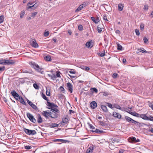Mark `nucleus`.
I'll return each instance as SVG.
<instances>
[{
	"label": "nucleus",
	"instance_id": "1",
	"mask_svg": "<svg viewBox=\"0 0 153 153\" xmlns=\"http://www.w3.org/2000/svg\"><path fill=\"white\" fill-rule=\"evenodd\" d=\"M29 64L32 68H34L36 71L42 74H44V71L42 70L43 68L39 66L38 64L34 62H29Z\"/></svg>",
	"mask_w": 153,
	"mask_h": 153
},
{
	"label": "nucleus",
	"instance_id": "2",
	"mask_svg": "<svg viewBox=\"0 0 153 153\" xmlns=\"http://www.w3.org/2000/svg\"><path fill=\"white\" fill-rule=\"evenodd\" d=\"M60 72L58 71H57L56 72V75L55 74H53L52 75L48 74V76L51 78V79L53 80H55L57 77L61 78V76L60 75Z\"/></svg>",
	"mask_w": 153,
	"mask_h": 153
},
{
	"label": "nucleus",
	"instance_id": "3",
	"mask_svg": "<svg viewBox=\"0 0 153 153\" xmlns=\"http://www.w3.org/2000/svg\"><path fill=\"white\" fill-rule=\"evenodd\" d=\"M24 131L28 135H34L36 134V132L35 130H29L25 128H23Z\"/></svg>",
	"mask_w": 153,
	"mask_h": 153
},
{
	"label": "nucleus",
	"instance_id": "4",
	"mask_svg": "<svg viewBox=\"0 0 153 153\" xmlns=\"http://www.w3.org/2000/svg\"><path fill=\"white\" fill-rule=\"evenodd\" d=\"M16 62V61L15 60L11 59H5V65H13L15 64Z\"/></svg>",
	"mask_w": 153,
	"mask_h": 153
},
{
	"label": "nucleus",
	"instance_id": "5",
	"mask_svg": "<svg viewBox=\"0 0 153 153\" xmlns=\"http://www.w3.org/2000/svg\"><path fill=\"white\" fill-rule=\"evenodd\" d=\"M27 116L29 120L32 123H35L36 122V119L33 117V116L30 113L27 112Z\"/></svg>",
	"mask_w": 153,
	"mask_h": 153
},
{
	"label": "nucleus",
	"instance_id": "6",
	"mask_svg": "<svg viewBox=\"0 0 153 153\" xmlns=\"http://www.w3.org/2000/svg\"><path fill=\"white\" fill-rule=\"evenodd\" d=\"M47 106L48 107L47 108L52 110L54 108H57L58 106L53 103H51L48 101H47Z\"/></svg>",
	"mask_w": 153,
	"mask_h": 153
},
{
	"label": "nucleus",
	"instance_id": "7",
	"mask_svg": "<svg viewBox=\"0 0 153 153\" xmlns=\"http://www.w3.org/2000/svg\"><path fill=\"white\" fill-rule=\"evenodd\" d=\"M30 44L34 48H37L39 47L38 43L36 42V40L34 39H33L30 42Z\"/></svg>",
	"mask_w": 153,
	"mask_h": 153
},
{
	"label": "nucleus",
	"instance_id": "8",
	"mask_svg": "<svg viewBox=\"0 0 153 153\" xmlns=\"http://www.w3.org/2000/svg\"><path fill=\"white\" fill-rule=\"evenodd\" d=\"M67 89L71 93L73 92V87L72 84L68 82L67 83Z\"/></svg>",
	"mask_w": 153,
	"mask_h": 153
},
{
	"label": "nucleus",
	"instance_id": "9",
	"mask_svg": "<svg viewBox=\"0 0 153 153\" xmlns=\"http://www.w3.org/2000/svg\"><path fill=\"white\" fill-rule=\"evenodd\" d=\"M11 94L16 100H19V99H20V96L19 94L17 93L14 90L12 91Z\"/></svg>",
	"mask_w": 153,
	"mask_h": 153
},
{
	"label": "nucleus",
	"instance_id": "10",
	"mask_svg": "<svg viewBox=\"0 0 153 153\" xmlns=\"http://www.w3.org/2000/svg\"><path fill=\"white\" fill-rule=\"evenodd\" d=\"M49 110L47 111H43L42 113V114L45 118L46 119H49V118L48 117V111Z\"/></svg>",
	"mask_w": 153,
	"mask_h": 153
},
{
	"label": "nucleus",
	"instance_id": "11",
	"mask_svg": "<svg viewBox=\"0 0 153 153\" xmlns=\"http://www.w3.org/2000/svg\"><path fill=\"white\" fill-rule=\"evenodd\" d=\"M127 112H128V113L130 114H131V115H132L133 116L136 117H140V114L137 113L135 111H134L133 112H131L130 111L128 110V111H127Z\"/></svg>",
	"mask_w": 153,
	"mask_h": 153
},
{
	"label": "nucleus",
	"instance_id": "12",
	"mask_svg": "<svg viewBox=\"0 0 153 153\" xmlns=\"http://www.w3.org/2000/svg\"><path fill=\"white\" fill-rule=\"evenodd\" d=\"M54 142H59L62 143H66L67 142H69V141L68 140H65L62 139H56L53 140Z\"/></svg>",
	"mask_w": 153,
	"mask_h": 153
},
{
	"label": "nucleus",
	"instance_id": "13",
	"mask_svg": "<svg viewBox=\"0 0 153 153\" xmlns=\"http://www.w3.org/2000/svg\"><path fill=\"white\" fill-rule=\"evenodd\" d=\"M90 106L92 108H95L97 106V104L95 101H93L90 103Z\"/></svg>",
	"mask_w": 153,
	"mask_h": 153
},
{
	"label": "nucleus",
	"instance_id": "14",
	"mask_svg": "<svg viewBox=\"0 0 153 153\" xmlns=\"http://www.w3.org/2000/svg\"><path fill=\"white\" fill-rule=\"evenodd\" d=\"M86 5L85 4H81L77 8L75 12H77L81 10L83 7H85Z\"/></svg>",
	"mask_w": 153,
	"mask_h": 153
},
{
	"label": "nucleus",
	"instance_id": "15",
	"mask_svg": "<svg viewBox=\"0 0 153 153\" xmlns=\"http://www.w3.org/2000/svg\"><path fill=\"white\" fill-rule=\"evenodd\" d=\"M112 115L115 117L117 118L118 119H120L121 117V115L118 113L113 112Z\"/></svg>",
	"mask_w": 153,
	"mask_h": 153
},
{
	"label": "nucleus",
	"instance_id": "16",
	"mask_svg": "<svg viewBox=\"0 0 153 153\" xmlns=\"http://www.w3.org/2000/svg\"><path fill=\"white\" fill-rule=\"evenodd\" d=\"M22 72L23 73H27L29 74H33V71L31 69H28L27 70H22Z\"/></svg>",
	"mask_w": 153,
	"mask_h": 153
},
{
	"label": "nucleus",
	"instance_id": "17",
	"mask_svg": "<svg viewBox=\"0 0 153 153\" xmlns=\"http://www.w3.org/2000/svg\"><path fill=\"white\" fill-rule=\"evenodd\" d=\"M29 105L31 106V107L34 109L36 111H38V107L34 104H33L31 102H30Z\"/></svg>",
	"mask_w": 153,
	"mask_h": 153
},
{
	"label": "nucleus",
	"instance_id": "18",
	"mask_svg": "<svg viewBox=\"0 0 153 153\" xmlns=\"http://www.w3.org/2000/svg\"><path fill=\"white\" fill-rule=\"evenodd\" d=\"M94 149V147L93 145L92 146H90L87 150L86 153H92L93 149Z\"/></svg>",
	"mask_w": 153,
	"mask_h": 153
},
{
	"label": "nucleus",
	"instance_id": "19",
	"mask_svg": "<svg viewBox=\"0 0 153 153\" xmlns=\"http://www.w3.org/2000/svg\"><path fill=\"white\" fill-rule=\"evenodd\" d=\"M92 20L95 24H97L100 21V19L98 17H97L96 19L94 17H91Z\"/></svg>",
	"mask_w": 153,
	"mask_h": 153
},
{
	"label": "nucleus",
	"instance_id": "20",
	"mask_svg": "<svg viewBox=\"0 0 153 153\" xmlns=\"http://www.w3.org/2000/svg\"><path fill=\"white\" fill-rule=\"evenodd\" d=\"M69 120L66 117L63 118L62 121L61 122L60 124H62V123H65V124H67L68 123Z\"/></svg>",
	"mask_w": 153,
	"mask_h": 153
},
{
	"label": "nucleus",
	"instance_id": "21",
	"mask_svg": "<svg viewBox=\"0 0 153 153\" xmlns=\"http://www.w3.org/2000/svg\"><path fill=\"white\" fill-rule=\"evenodd\" d=\"M91 131L92 132H95L97 134H101L105 132L103 131L100 130L98 129H96L95 130H91Z\"/></svg>",
	"mask_w": 153,
	"mask_h": 153
},
{
	"label": "nucleus",
	"instance_id": "22",
	"mask_svg": "<svg viewBox=\"0 0 153 153\" xmlns=\"http://www.w3.org/2000/svg\"><path fill=\"white\" fill-rule=\"evenodd\" d=\"M37 121L39 123H41L43 122V120L40 114L37 115Z\"/></svg>",
	"mask_w": 153,
	"mask_h": 153
},
{
	"label": "nucleus",
	"instance_id": "23",
	"mask_svg": "<svg viewBox=\"0 0 153 153\" xmlns=\"http://www.w3.org/2000/svg\"><path fill=\"white\" fill-rule=\"evenodd\" d=\"M111 142L113 143H114L115 142L118 143L120 141V139L117 138H112L111 139Z\"/></svg>",
	"mask_w": 153,
	"mask_h": 153
},
{
	"label": "nucleus",
	"instance_id": "24",
	"mask_svg": "<svg viewBox=\"0 0 153 153\" xmlns=\"http://www.w3.org/2000/svg\"><path fill=\"white\" fill-rule=\"evenodd\" d=\"M92 40H91L90 41L88 42H86V46L88 48H91L93 46V45L91 44Z\"/></svg>",
	"mask_w": 153,
	"mask_h": 153
},
{
	"label": "nucleus",
	"instance_id": "25",
	"mask_svg": "<svg viewBox=\"0 0 153 153\" xmlns=\"http://www.w3.org/2000/svg\"><path fill=\"white\" fill-rule=\"evenodd\" d=\"M140 117L143 119L147 120L148 117H147L146 114H140Z\"/></svg>",
	"mask_w": 153,
	"mask_h": 153
},
{
	"label": "nucleus",
	"instance_id": "26",
	"mask_svg": "<svg viewBox=\"0 0 153 153\" xmlns=\"http://www.w3.org/2000/svg\"><path fill=\"white\" fill-rule=\"evenodd\" d=\"M49 126L50 128H54V127H58L59 124L55 123H49Z\"/></svg>",
	"mask_w": 153,
	"mask_h": 153
},
{
	"label": "nucleus",
	"instance_id": "27",
	"mask_svg": "<svg viewBox=\"0 0 153 153\" xmlns=\"http://www.w3.org/2000/svg\"><path fill=\"white\" fill-rule=\"evenodd\" d=\"M45 60L47 61H50L51 60V57L49 55L46 56L44 57Z\"/></svg>",
	"mask_w": 153,
	"mask_h": 153
},
{
	"label": "nucleus",
	"instance_id": "28",
	"mask_svg": "<svg viewBox=\"0 0 153 153\" xmlns=\"http://www.w3.org/2000/svg\"><path fill=\"white\" fill-rule=\"evenodd\" d=\"M101 108L103 111L106 112L108 111V109L106 106L104 105H101Z\"/></svg>",
	"mask_w": 153,
	"mask_h": 153
},
{
	"label": "nucleus",
	"instance_id": "29",
	"mask_svg": "<svg viewBox=\"0 0 153 153\" xmlns=\"http://www.w3.org/2000/svg\"><path fill=\"white\" fill-rule=\"evenodd\" d=\"M124 7L123 4H120L118 5V10L120 11H121L123 10Z\"/></svg>",
	"mask_w": 153,
	"mask_h": 153
},
{
	"label": "nucleus",
	"instance_id": "30",
	"mask_svg": "<svg viewBox=\"0 0 153 153\" xmlns=\"http://www.w3.org/2000/svg\"><path fill=\"white\" fill-rule=\"evenodd\" d=\"M130 122H131L132 123H134L135 124L137 125H138L139 126H140V125L141 124V123L139 122L135 121L132 119Z\"/></svg>",
	"mask_w": 153,
	"mask_h": 153
},
{
	"label": "nucleus",
	"instance_id": "31",
	"mask_svg": "<svg viewBox=\"0 0 153 153\" xmlns=\"http://www.w3.org/2000/svg\"><path fill=\"white\" fill-rule=\"evenodd\" d=\"M52 118L56 119L57 118L58 116L57 114L55 112L52 111Z\"/></svg>",
	"mask_w": 153,
	"mask_h": 153
},
{
	"label": "nucleus",
	"instance_id": "32",
	"mask_svg": "<svg viewBox=\"0 0 153 153\" xmlns=\"http://www.w3.org/2000/svg\"><path fill=\"white\" fill-rule=\"evenodd\" d=\"M19 100H20V102L22 104L24 105H26V103L25 102L22 97H20V99H19Z\"/></svg>",
	"mask_w": 153,
	"mask_h": 153
},
{
	"label": "nucleus",
	"instance_id": "33",
	"mask_svg": "<svg viewBox=\"0 0 153 153\" xmlns=\"http://www.w3.org/2000/svg\"><path fill=\"white\" fill-rule=\"evenodd\" d=\"M138 50L139 52H142L143 53H146L147 52L143 48L138 49Z\"/></svg>",
	"mask_w": 153,
	"mask_h": 153
},
{
	"label": "nucleus",
	"instance_id": "34",
	"mask_svg": "<svg viewBox=\"0 0 153 153\" xmlns=\"http://www.w3.org/2000/svg\"><path fill=\"white\" fill-rule=\"evenodd\" d=\"M41 94L44 100H46L48 101L49 100L48 98L42 92H41Z\"/></svg>",
	"mask_w": 153,
	"mask_h": 153
},
{
	"label": "nucleus",
	"instance_id": "35",
	"mask_svg": "<svg viewBox=\"0 0 153 153\" xmlns=\"http://www.w3.org/2000/svg\"><path fill=\"white\" fill-rule=\"evenodd\" d=\"M105 51L104 50L103 51H102V53H97V54L98 55L100 56H101V57H102V56H104L105 55Z\"/></svg>",
	"mask_w": 153,
	"mask_h": 153
},
{
	"label": "nucleus",
	"instance_id": "36",
	"mask_svg": "<svg viewBox=\"0 0 153 153\" xmlns=\"http://www.w3.org/2000/svg\"><path fill=\"white\" fill-rule=\"evenodd\" d=\"M91 90L92 93L95 92L96 93H97L98 91L97 89L95 88H91Z\"/></svg>",
	"mask_w": 153,
	"mask_h": 153
},
{
	"label": "nucleus",
	"instance_id": "37",
	"mask_svg": "<svg viewBox=\"0 0 153 153\" xmlns=\"http://www.w3.org/2000/svg\"><path fill=\"white\" fill-rule=\"evenodd\" d=\"M113 106H114V108H116L122 110L121 109V107L117 104H114V105H113Z\"/></svg>",
	"mask_w": 153,
	"mask_h": 153
},
{
	"label": "nucleus",
	"instance_id": "38",
	"mask_svg": "<svg viewBox=\"0 0 153 153\" xmlns=\"http://www.w3.org/2000/svg\"><path fill=\"white\" fill-rule=\"evenodd\" d=\"M5 59H3L1 58L0 59V65H5Z\"/></svg>",
	"mask_w": 153,
	"mask_h": 153
},
{
	"label": "nucleus",
	"instance_id": "39",
	"mask_svg": "<svg viewBox=\"0 0 153 153\" xmlns=\"http://www.w3.org/2000/svg\"><path fill=\"white\" fill-rule=\"evenodd\" d=\"M105 103L106 104V105L109 107L110 108H111L112 109H113V108H114V106L113 107L112 106L113 105H112L111 104V103H108V102H105Z\"/></svg>",
	"mask_w": 153,
	"mask_h": 153
},
{
	"label": "nucleus",
	"instance_id": "40",
	"mask_svg": "<svg viewBox=\"0 0 153 153\" xmlns=\"http://www.w3.org/2000/svg\"><path fill=\"white\" fill-rule=\"evenodd\" d=\"M143 40L145 44H148L149 43L148 39L147 37H144Z\"/></svg>",
	"mask_w": 153,
	"mask_h": 153
},
{
	"label": "nucleus",
	"instance_id": "41",
	"mask_svg": "<svg viewBox=\"0 0 153 153\" xmlns=\"http://www.w3.org/2000/svg\"><path fill=\"white\" fill-rule=\"evenodd\" d=\"M117 50L121 51L122 50L123 47L122 45L119 44H117Z\"/></svg>",
	"mask_w": 153,
	"mask_h": 153
},
{
	"label": "nucleus",
	"instance_id": "42",
	"mask_svg": "<svg viewBox=\"0 0 153 153\" xmlns=\"http://www.w3.org/2000/svg\"><path fill=\"white\" fill-rule=\"evenodd\" d=\"M4 17L3 15L0 16V24L2 23L4 21Z\"/></svg>",
	"mask_w": 153,
	"mask_h": 153
},
{
	"label": "nucleus",
	"instance_id": "43",
	"mask_svg": "<svg viewBox=\"0 0 153 153\" xmlns=\"http://www.w3.org/2000/svg\"><path fill=\"white\" fill-rule=\"evenodd\" d=\"M57 108H54L53 109H52V110L53 111H54V112H56L57 113H59L60 111L58 109H57Z\"/></svg>",
	"mask_w": 153,
	"mask_h": 153
},
{
	"label": "nucleus",
	"instance_id": "44",
	"mask_svg": "<svg viewBox=\"0 0 153 153\" xmlns=\"http://www.w3.org/2000/svg\"><path fill=\"white\" fill-rule=\"evenodd\" d=\"M33 86L36 90H38L39 89V87L36 83L33 84Z\"/></svg>",
	"mask_w": 153,
	"mask_h": 153
},
{
	"label": "nucleus",
	"instance_id": "45",
	"mask_svg": "<svg viewBox=\"0 0 153 153\" xmlns=\"http://www.w3.org/2000/svg\"><path fill=\"white\" fill-rule=\"evenodd\" d=\"M125 118L126 120L128 122H130L131 121V120H132V119L131 118L127 116H125Z\"/></svg>",
	"mask_w": 153,
	"mask_h": 153
},
{
	"label": "nucleus",
	"instance_id": "46",
	"mask_svg": "<svg viewBox=\"0 0 153 153\" xmlns=\"http://www.w3.org/2000/svg\"><path fill=\"white\" fill-rule=\"evenodd\" d=\"M59 89L61 90V91L64 93H65V90L63 88V87L62 86H61L59 88Z\"/></svg>",
	"mask_w": 153,
	"mask_h": 153
},
{
	"label": "nucleus",
	"instance_id": "47",
	"mask_svg": "<svg viewBox=\"0 0 153 153\" xmlns=\"http://www.w3.org/2000/svg\"><path fill=\"white\" fill-rule=\"evenodd\" d=\"M147 120L153 121V117L151 115H149V117H148Z\"/></svg>",
	"mask_w": 153,
	"mask_h": 153
},
{
	"label": "nucleus",
	"instance_id": "48",
	"mask_svg": "<svg viewBox=\"0 0 153 153\" xmlns=\"http://www.w3.org/2000/svg\"><path fill=\"white\" fill-rule=\"evenodd\" d=\"M25 11L24 10H22L21 11V14H20V17L21 18H22L24 15H25Z\"/></svg>",
	"mask_w": 153,
	"mask_h": 153
},
{
	"label": "nucleus",
	"instance_id": "49",
	"mask_svg": "<svg viewBox=\"0 0 153 153\" xmlns=\"http://www.w3.org/2000/svg\"><path fill=\"white\" fill-rule=\"evenodd\" d=\"M46 95L48 96H50V90L49 89V91L47 89V90L46 92Z\"/></svg>",
	"mask_w": 153,
	"mask_h": 153
},
{
	"label": "nucleus",
	"instance_id": "50",
	"mask_svg": "<svg viewBox=\"0 0 153 153\" xmlns=\"http://www.w3.org/2000/svg\"><path fill=\"white\" fill-rule=\"evenodd\" d=\"M78 28L79 30L82 31L83 29L82 26L81 25H79L78 27Z\"/></svg>",
	"mask_w": 153,
	"mask_h": 153
},
{
	"label": "nucleus",
	"instance_id": "51",
	"mask_svg": "<svg viewBox=\"0 0 153 153\" xmlns=\"http://www.w3.org/2000/svg\"><path fill=\"white\" fill-rule=\"evenodd\" d=\"M49 34V32L48 31H47L45 32L44 33V35L45 37L48 36Z\"/></svg>",
	"mask_w": 153,
	"mask_h": 153
},
{
	"label": "nucleus",
	"instance_id": "52",
	"mask_svg": "<svg viewBox=\"0 0 153 153\" xmlns=\"http://www.w3.org/2000/svg\"><path fill=\"white\" fill-rule=\"evenodd\" d=\"M144 27V25L143 24H141L140 25V28L141 30L143 31V30Z\"/></svg>",
	"mask_w": 153,
	"mask_h": 153
},
{
	"label": "nucleus",
	"instance_id": "53",
	"mask_svg": "<svg viewBox=\"0 0 153 153\" xmlns=\"http://www.w3.org/2000/svg\"><path fill=\"white\" fill-rule=\"evenodd\" d=\"M37 13H38L37 12L32 13L31 14V16L32 17H34L37 14Z\"/></svg>",
	"mask_w": 153,
	"mask_h": 153
},
{
	"label": "nucleus",
	"instance_id": "54",
	"mask_svg": "<svg viewBox=\"0 0 153 153\" xmlns=\"http://www.w3.org/2000/svg\"><path fill=\"white\" fill-rule=\"evenodd\" d=\"M118 74L116 73H114L112 75V77L114 78H116Z\"/></svg>",
	"mask_w": 153,
	"mask_h": 153
},
{
	"label": "nucleus",
	"instance_id": "55",
	"mask_svg": "<svg viewBox=\"0 0 153 153\" xmlns=\"http://www.w3.org/2000/svg\"><path fill=\"white\" fill-rule=\"evenodd\" d=\"M38 6V4H37V3H36L35 4H34L32 6L33 9H34L36 8Z\"/></svg>",
	"mask_w": 153,
	"mask_h": 153
},
{
	"label": "nucleus",
	"instance_id": "56",
	"mask_svg": "<svg viewBox=\"0 0 153 153\" xmlns=\"http://www.w3.org/2000/svg\"><path fill=\"white\" fill-rule=\"evenodd\" d=\"M25 148L26 149H31L32 147L30 146H26L25 147Z\"/></svg>",
	"mask_w": 153,
	"mask_h": 153
},
{
	"label": "nucleus",
	"instance_id": "57",
	"mask_svg": "<svg viewBox=\"0 0 153 153\" xmlns=\"http://www.w3.org/2000/svg\"><path fill=\"white\" fill-rule=\"evenodd\" d=\"M52 112L51 111H48V117H50L51 118H52Z\"/></svg>",
	"mask_w": 153,
	"mask_h": 153
},
{
	"label": "nucleus",
	"instance_id": "58",
	"mask_svg": "<svg viewBox=\"0 0 153 153\" xmlns=\"http://www.w3.org/2000/svg\"><path fill=\"white\" fill-rule=\"evenodd\" d=\"M97 30L99 33H100L102 31V29L99 27H97Z\"/></svg>",
	"mask_w": 153,
	"mask_h": 153
},
{
	"label": "nucleus",
	"instance_id": "59",
	"mask_svg": "<svg viewBox=\"0 0 153 153\" xmlns=\"http://www.w3.org/2000/svg\"><path fill=\"white\" fill-rule=\"evenodd\" d=\"M99 123L100 124V125H101L102 126H105V123H104L103 121H100L99 122Z\"/></svg>",
	"mask_w": 153,
	"mask_h": 153
},
{
	"label": "nucleus",
	"instance_id": "60",
	"mask_svg": "<svg viewBox=\"0 0 153 153\" xmlns=\"http://www.w3.org/2000/svg\"><path fill=\"white\" fill-rule=\"evenodd\" d=\"M149 6L147 5H145L143 7V9L145 10H148V9Z\"/></svg>",
	"mask_w": 153,
	"mask_h": 153
},
{
	"label": "nucleus",
	"instance_id": "61",
	"mask_svg": "<svg viewBox=\"0 0 153 153\" xmlns=\"http://www.w3.org/2000/svg\"><path fill=\"white\" fill-rule=\"evenodd\" d=\"M135 33L136 35L137 36H139L140 35V33L138 30V29H136L135 30Z\"/></svg>",
	"mask_w": 153,
	"mask_h": 153
},
{
	"label": "nucleus",
	"instance_id": "62",
	"mask_svg": "<svg viewBox=\"0 0 153 153\" xmlns=\"http://www.w3.org/2000/svg\"><path fill=\"white\" fill-rule=\"evenodd\" d=\"M136 138L135 137H133L131 138V140L132 142H135L136 141Z\"/></svg>",
	"mask_w": 153,
	"mask_h": 153
},
{
	"label": "nucleus",
	"instance_id": "63",
	"mask_svg": "<svg viewBox=\"0 0 153 153\" xmlns=\"http://www.w3.org/2000/svg\"><path fill=\"white\" fill-rule=\"evenodd\" d=\"M122 62L125 65L126 64H127L126 60V59L125 58H123V59Z\"/></svg>",
	"mask_w": 153,
	"mask_h": 153
},
{
	"label": "nucleus",
	"instance_id": "64",
	"mask_svg": "<svg viewBox=\"0 0 153 153\" xmlns=\"http://www.w3.org/2000/svg\"><path fill=\"white\" fill-rule=\"evenodd\" d=\"M88 125H89V126L90 127V128L91 129H95V127L91 124L90 123H89Z\"/></svg>",
	"mask_w": 153,
	"mask_h": 153
}]
</instances>
